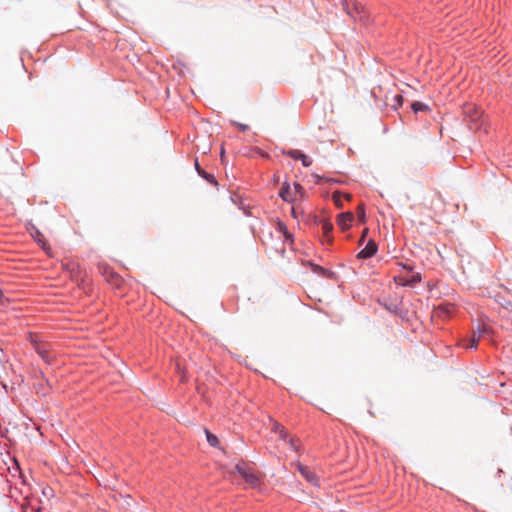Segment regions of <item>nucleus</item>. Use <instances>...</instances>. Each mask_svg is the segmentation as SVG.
I'll return each instance as SVG.
<instances>
[{
  "label": "nucleus",
  "mask_w": 512,
  "mask_h": 512,
  "mask_svg": "<svg viewBox=\"0 0 512 512\" xmlns=\"http://www.w3.org/2000/svg\"><path fill=\"white\" fill-rule=\"evenodd\" d=\"M235 470L245 479L246 483L251 487L256 488L260 485L259 475L245 463H240L235 466Z\"/></svg>",
  "instance_id": "nucleus-1"
},
{
  "label": "nucleus",
  "mask_w": 512,
  "mask_h": 512,
  "mask_svg": "<svg viewBox=\"0 0 512 512\" xmlns=\"http://www.w3.org/2000/svg\"><path fill=\"white\" fill-rule=\"evenodd\" d=\"M31 343L34 346L35 351L38 355L46 362L50 363L54 358L51 353V345L48 343L38 341L34 336H30Z\"/></svg>",
  "instance_id": "nucleus-2"
},
{
  "label": "nucleus",
  "mask_w": 512,
  "mask_h": 512,
  "mask_svg": "<svg viewBox=\"0 0 512 512\" xmlns=\"http://www.w3.org/2000/svg\"><path fill=\"white\" fill-rule=\"evenodd\" d=\"M464 114L467 118L470 119L471 123H474V126H471V129L477 130L480 128L478 122L482 117V112L473 104H467L464 106Z\"/></svg>",
  "instance_id": "nucleus-3"
},
{
  "label": "nucleus",
  "mask_w": 512,
  "mask_h": 512,
  "mask_svg": "<svg viewBox=\"0 0 512 512\" xmlns=\"http://www.w3.org/2000/svg\"><path fill=\"white\" fill-rule=\"evenodd\" d=\"M103 275L105 276V279L108 283H110L112 286L119 288L122 284L121 277L113 272L111 269L105 267L103 270Z\"/></svg>",
  "instance_id": "nucleus-4"
},
{
  "label": "nucleus",
  "mask_w": 512,
  "mask_h": 512,
  "mask_svg": "<svg viewBox=\"0 0 512 512\" xmlns=\"http://www.w3.org/2000/svg\"><path fill=\"white\" fill-rule=\"evenodd\" d=\"M297 467H298V470L300 471V473L302 474V476H303V477H304V478H305L309 483H311V484H312V485H314V486H318V484H319V479H318L317 475H316L314 472L310 471V470L308 469V467L303 466V465H302V464H300V463L297 465Z\"/></svg>",
  "instance_id": "nucleus-5"
},
{
  "label": "nucleus",
  "mask_w": 512,
  "mask_h": 512,
  "mask_svg": "<svg viewBox=\"0 0 512 512\" xmlns=\"http://www.w3.org/2000/svg\"><path fill=\"white\" fill-rule=\"evenodd\" d=\"M353 219L354 215L352 212H345L338 216L337 224L341 227L342 230H347L351 227Z\"/></svg>",
  "instance_id": "nucleus-6"
},
{
  "label": "nucleus",
  "mask_w": 512,
  "mask_h": 512,
  "mask_svg": "<svg viewBox=\"0 0 512 512\" xmlns=\"http://www.w3.org/2000/svg\"><path fill=\"white\" fill-rule=\"evenodd\" d=\"M377 252V245L374 241L370 240L367 245L358 253L357 257L367 259L372 257Z\"/></svg>",
  "instance_id": "nucleus-7"
},
{
  "label": "nucleus",
  "mask_w": 512,
  "mask_h": 512,
  "mask_svg": "<svg viewBox=\"0 0 512 512\" xmlns=\"http://www.w3.org/2000/svg\"><path fill=\"white\" fill-rule=\"evenodd\" d=\"M286 154L295 160H301L303 166L305 167H309L312 164V161L308 158V156L302 153L300 150H289L286 152Z\"/></svg>",
  "instance_id": "nucleus-8"
},
{
  "label": "nucleus",
  "mask_w": 512,
  "mask_h": 512,
  "mask_svg": "<svg viewBox=\"0 0 512 512\" xmlns=\"http://www.w3.org/2000/svg\"><path fill=\"white\" fill-rule=\"evenodd\" d=\"M344 7L347 11V14H349L351 17L356 18L357 15H360L358 4L355 0H345Z\"/></svg>",
  "instance_id": "nucleus-9"
},
{
  "label": "nucleus",
  "mask_w": 512,
  "mask_h": 512,
  "mask_svg": "<svg viewBox=\"0 0 512 512\" xmlns=\"http://www.w3.org/2000/svg\"><path fill=\"white\" fill-rule=\"evenodd\" d=\"M333 201L335 205L339 208L343 206L344 199L350 201L352 199V195L348 193H343L340 191H336L332 195Z\"/></svg>",
  "instance_id": "nucleus-10"
},
{
  "label": "nucleus",
  "mask_w": 512,
  "mask_h": 512,
  "mask_svg": "<svg viewBox=\"0 0 512 512\" xmlns=\"http://www.w3.org/2000/svg\"><path fill=\"white\" fill-rule=\"evenodd\" d=\"M279 196L287 202L294 201V195L288 183H284L283 187L280 190Z\"/></svg>",
  "instance_id": "nucleus-11"
},
{
  "label": "nucleus",
  "mask_w": 512,
  "mask_h": 512,
  "mask_svg": "<svg viewBox=\"0 0 512 512\" xmlns=\"http://www.w3.org/2000/svg\"><path fill=\"white\" fill-rule=\"evenodd\" d=\"M488 331H489V329L486 326H484L482 329H479V334L476 336V334L474 333V335L471 338L469 345L467 347L476 349L478 346L481 334H484Z\"/></svg>",
  "instance_id": "nucleus-12"
},
{
  "label": "nucleus",
  "mask_w": 512,
  "mask_h": 512,
  "mask_svg": "<svg viewBox=\"0 0 512 512\" xmlns=\"http://www.w3.org/2000/svg\"><path fill=\"white\" fill-rule=\"evenodd\" d=\"M332 230H333V225L332 223L330 222H323L322 223V233H323V237L326 238V240L330 243L332 241V237H331V233H332Z\"/></svg>",
  "instance_id": "nucleus-13"
},
{
  "label": "nucleus",
  "mask_w": 512,
  "mask_h": 512,
  "mask_svg": "<svg viewBox=\"0 0 512 512\" xmlns=\"http://www.w3.org/2000/svg\"><path fill=\"white\" fill-rule=\"evenodd\" d=\"M411 108H412V110H413L415 113H418V112H421V111H429V110H430V109H429V107H428V105H426V104H424V103H422V102H418V101L413 102V103L411 104Z\"/></svg>",
  "instance_id": "nucleus-14"
},
{
  "label": "nucleus",
  "mask_w": 512,
  "mask_h": 512,
  "mask_svg": "<svg viewBox=\"0 0 512 512\" xmlns=\"http://www.w3.org/2000/svg\"><path fill=\"white\" fill-rule=\"evenodd\" d=\"M205 434H206V438H207V441L208 443L213 446V447H216L218 446L219 444V440L217 438V436H215L214 434H212L209 430L205 429Z\"/></svg>",
  "instance_id": "nucleus-15"
},
{
  "label": "nucleus",
  "mask_w": 512,
  "mask_h": 512,
  "mask_svg": "<svg viewBox=\"0 0 512 512\" xmlns=\"http://www.w3.org/2000/svg\"><path fill=\"white\" fill-rule=\"evenodd\" d=\"M200 176L203 177L204 179H206L211 184L217 185V181H216L215 177L212 174L207 173L205 171H201L200 172Z\"/></svg>",
  "instance_id": "nucleus-16"
},
{
  "label": "nucleus",
  "mask_w": 512,
  "mask_h": 512,
  "mask_svg": "<svg viewBox=\"0 0 512 512\" xmlns=\"http://www.w3.org/2000/svg\"><path fill=\"white\" fill-rule=\"evenodd\" d=\"M278 229H279V231H280V232H282V233H283V235H284V237H285L286 239H291V237H292V236H291V234L288 232L287 227H286V225H285L284 223L279 222V223H278Z\"/></svg>",
  "instance_id": "nucleus-17"
},
{
  "label": "nucleus",
  "mask_w": 512,
  "mask_h": 512,
  "mask_svg": "<svg viewBox=\"0 0 512 512\" xmlns=\"http://www.w3.org/2000/svg\"><path fill=\"white\" fill-rule=\"evenodd\" d=\"M274 430H275V431H279V433H280V437H281V439H282L283 441H285V442L287 441V436H288V435H287V432L284 430V428H283V427H281L279 424H275V425H274Z\"/></svg>",
  "instance_id": "nucleus-18"
},
{
  "label": "nucleus",
  "mask_w": 512,
  "mask_h": 512,
  "mask_svg": "<svg viewBox=\"0 0 512 512\" xmlns=\"http://www.w3.org/2000/svg\"><path fill=\"white\" fill-rule=\"evenodd\" d=\"M357 216L361 222L365 221V210H364V206L362 204L358 205V207H357Z\"/></svg>",
  "instance_id": "nucleus-19"
},
{
  "label": "nucleus",
  "mask_w": 512,
  "mask_h": 512,
  "mask_svg": "<svg viewBox=\"0 0 512 512\" xmlns=\"http://www.w3.org/2000/svg\"><path fill=\"white\" fill-rule=\"evenodd\" d=\"M9 303V299L4 296L3 291L0 289V305H5Z\"/></svg>",
  "instance_id": "nucleus-20"
},
{
  "label": "nucleus",
  "mask_w": 512,
  "mask_h": 512,
  "mask_svg": "<svg viewBox=\"0 0 512 512\" xmlns=\"http://www.w3.org/2000/svg\"><path fill=\"white\" fill-rule=\"evenodd\" d=\"M302 190H303V187L299 184V183H294V192H293V195L294 194H301L302 193Z\"/></svg>",
  "instance_id": "nucleus-21"
},
{
  "label": "nucleus",
  "mask_w": 512,
  "mask_h": 512,
  "mask_svg": "<svg viewBox=\"0 0 512 512\" xmlns=\"http://www.w3.org/2000/svg\"><path fill=\"white\" fill-rule=\"evenodd\" d=\"M233 124L236 125L240 131H246L248 129V125L246 124L238 123L235 121H233Z\"/></svg>",
  "instance_id": "nucleus-22"
},
{
  "label": "nucleus",
  "mask_w": 512,
  "mask_h": 512,
  "mask_svg": "<svg viewBox=\"0 0 512 512\" xmlns=\"http://www.w3.org/2000/svg\"><path fill=\"white\" fill-rule=\"evenodd\" d=\"M313 270L315 272H318V273H321V274H325L326 270L320 266H317V265H314L313 266Z\"/></svg>",
  "instance_id": "nucleus-23"
},
{
  "label": "nucleus",
  "mask_w": 512,
  "mask_h": 512,
  "mask_svg": "<svg viewBox=\"0 0 512 512\" xmlns=\"http://www.w3.org/2000/svg\"><path fill=\"white\" fill-rule=\"evenodd\" d=\"M395 101L397 102L398 106H401L402 103H403V96L402 95H396L395 96Z\"/></svg>",
  "instance_id": "nucleus-24"
},
{
  "label": "nucleus",
  "mask_w": 512,
  "mask_h": 512,
  "mask_svg": "<svg viewBox=\"0 0 512 512\" xmlns=\"http://www.w3.org/2000/svg\"><path fill=\"white\" fill-rule=\"evenodd\" d=\"M287 444H289V446L291 447V449H293V450H296V449H297V446H296V444H295V442H294V440H293V439H289V440L287 441Z\"/></svg>",
  "instance_id": "nucleus-25"
},
{
  "label": "nucleus",
  "mask_w": 512,
  "mask_h": 512,
  "mask_svg": "<svg viewBox=\"0 0 512 512\" xmlns=\"http://www.w3.org/2000/svg\"><path fill=\"white\" fill-rule=\"evenodd\" d=\"M195 168H196V170H197V172H198V174H199V175H200V172H201V171H204V170L200 167V165H199V163H198V160H196V161H195Z\"/></svg>",
  "instance_id": "nucleus-26"
},
{
  "label": "nucleus",
  "mask_w": 512,
  "mask_h": 512,
  "mask_svg": "<svg viewBox=\"0 0 512 512\" xmlns=\"http://www.w3.org/2000/svg\"><path fill=\"white\" fill-rule=\"evenodd\" d=\"M420 280H421V278H420V276H419V275H417V276H413V281L418 282V281H420Z\"/></svg>",
  "instance_id": "nucleus-27"
},
{
  "label": "nucleus",
  "mask_w": 512,
  "mask_h": 512,
  "mask_svg": "<svg viewBox=\"0 0 512 512\" xmlns=\"http://www.w3.org/2000/svg\"><path fill=\"white\" fill-rule=\"evenodd\" d=\"M48 391H49L48 388L47 389H43V391L41 393H42V395H46L48 393Z\"/></svg>",
  "instance_id": "nucleus-28"
},
{
  "label": "nucleus",
  "mask_w": 512,
  "mask_h": 512,
  "mask_svg": "<svg viewBox=\"0 0 512 512\" xmlns=\"http://www.w3.org/2000/svg\"><path fill=\"white\" fill-rule=\"evenodd\" d=\"M292 215H293L294 217H296V211H295V208H292Z\"/></svg>",
  "instance_id": "nucleus-29"
},
{
  "label": "nucleus",
  "mask_w": 512,
  "mask_h": 512,
  "mask_svg": "<svg viewBox=\"0 0 512 512\" xmlns=\"http://www.w3.org/2000/svg\"><path fill=\"white\" fill-rule=\"evenodd\" d=\"M367 231H368L367 229H365V230L363 231V235H362V238L366 236V234H367Z\"/></svg>",
  "instance_id": "nucleus-30"
}]
</instances>
